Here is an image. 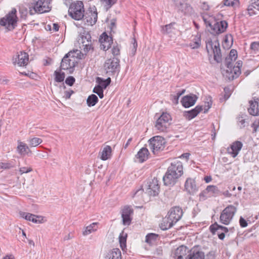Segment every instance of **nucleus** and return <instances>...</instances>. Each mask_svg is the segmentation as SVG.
I'll return each instance as SVG.
<instances>
[{
	"instance_id": "obj_1",
	"label": "nucleus",
	"mask_w": 259,
	"mask_h": 259,
	"mask_svg": "<svg viewBox=\"0 0 259 259\" xmlns=\"http://www.w3.org/2000/svg\"><path fill=\"white\" fill-rule=\"evenodd\" d=\"M183 174L182 162L178 160L171 162L163 178L164 185L170 187L174 186Z\"/></svg>"
},
{
	"instance_id": "obj_2",
	"label": "nucleus",
	"mask_w": 259,
	"mask_h": 259,
	"mask_svg": "<svg viewBox=\"0 0 259 259\" xmlns=\"http://www.w3.org/2000/svg\"><path fill=\"white\" fill-rule=\"evenodd\" d=\"M18 20L17 10L13 8L5 17L0 19V26L5 27L8 30H12L17 26Z\"/></svg>"
},
{
	"instance_id": "obj_3",
	"label": "nucleus",
	"mask_w": 259,
	"mask_h": 259,
	"mask_svg": "<svg viewBox=\"0 0 259 259\" xmlns=\"http://www.w3.org/2000/svg\"><path fill=\"white\" fill-rule=\"evenodd\" d=\"M78 50H76L73 52L70 51L66 54L62 60L60 65L61 69L68 70L70 73H72L74 70V67L75 66L74 58L77 57L75 54L76 53L77 55H78Z\"/></svg>"
},
{
	"instance_id": "obj_4",
	"label": "nucleus",
	"mask_w": 259,
	"mask_h": 259,
	"mask_svg": "<svg viewBox=\"0 0 259 259\" xmlns=\"http://www.w3.org/2000/svg\"><path fill=\"white\" fill-rule=\"evenodd\" d=\"M206 49L209 55L213 54L214 60L218 63L222 61V53L219 41L208 39L206 42Z\"/></svg>"
},
{
	"instance_id": "obj_5",
	"label": "nucleus",
	"mask_w": 259,
	"mask_h": 259,
	"mask_svg": "<svg viewBox=\"0 0 259 259\" xmlns=\"http://www.w3.org/2000/svg\"><path fill=\"white\" fill-rule=\"evenodd\" d=\"M68 13L69 16L73 19L76 20H81L84 14L83 3L80 1L72 3L69 8Z\"/></svg>"
},
{
	"instance_id": "obj_6",
	"label": "nucleus",
	"mask_w": 259,
	"mask_h": 259,
	"mask_svg": "<svg viewBox=\"0 0 259 259\" xmlns=\"http://www.w3.org/2000/svg\"><path fill=\"white\" fill-rule=\"evenodd\" d=\"M149 148L155 155H158L164 147L165 141L161 136H154L148 141Z\"/></svg>"
},
{
	"instance_id": "obj_7",
	"label": "nucleus",
	"mask_w": 259,
	"mask_h": 259,
	"mask_svg": "<svg viewBox=\"0 0 259 259\" xmlns=\"http://www.w3.org/2000/svg\"><path fill=\"white\" fill-rule=\"evenodd\" d=\"M206 100L207 101L205 102L204 107L203 106L197 105L195 108L191 110L186 111L184 113V115L186 118L188 120H191L195 117L203 110H204V113H207L212 105V101L210 97L207 98Z\"/></svg>"
},
{
	"instance_id": "obj_8",
	"label": "nucleus",
	"mask_w": 259,
	"mask_h": 259,
	"mask_svg": "<svg viewBox=\"0 0 259 259\" xmlns=\"http://www.w3.org/2000/svg\"><path fill=\"white\" fill-rule=\"evenodd\" d=\"M171 121V116L167 112H163L157 119L155 127L160 132H166L169 127Z\"/></svg>"
},
{
	"instance_id": "obj_9",
	"label": "nucleus",
	"mask_w": 259,
	"mask_h": 259,
	"mask_svg": "<svg viewBox=\"0 0 259 259\" xmlns=\"http://www.w3.org/2000/svg\"><path fill=\"white\" fill-rule=\"evenodd\" d=\"M78 42L79 48L85 53L93 51L94 48L92 43L91 36L88 32H84L81 34L78 38Z\"/></svg>"
},
{
	"instance_id": "obj_10",
	"label": "nucleus",
	"mask_w": 259,
	"mask_h": 259,
	"mask_svg": "<svg viewBox=\"0 0 259 259\" xmlns=\"http://www.w3.org/2000/svg\"><path fill=\"white\" fill-rule=\"evenodd\" d=\"M237 211V208L233 205L227 206L221 212L220 217V222L224 225H228L232 220Z\"/></svg>"
},
{
	"instance_id": "obj_11",
	"label": "nucleus",
	"mask_w": 259,
	"mask_h": 259,
	"mask_svg": "<svg viewBox=\"0 0 259 259\" xmlns=\"http://www.w3.org/2000/svg\"><path fill=\"white\" fill-rule=\"evenodd\" d=\"M50 0H38L35 4L33 10H30V14L33 15L34 13L40 14L48 12L51 10Z\"/></svg>"
},
{
	"instance_id": "obj_12",
	"label": "nucleus",
	"mask_w": 259,
	"mask_h": 259,
	"mask_svg": "<svg viewBox=\"0 0 259 259\" xmlns=\"http://www.w3.org/2000/svg\"><path fill=\"white\" fill-rule=\"evenodd\" d=\"M104 68L106 73L112 75L119 71V60L116 58L107 59L104 63Z\"/></svg>"
},
{
	"instance_id": "obj_13",
	"label": "nucleus",
	"mask_w": 259,
	"mask_h": 259,
	"mask_svg": "<svg viewBox=\"0 0 259 259\" xmlns=\"http://www.w3.org/2000/svg\"><path fill=\"white\" fill-rule=\"evenodd\" d=\"M98 19V13L96 9L90 8L84 14L82 18L84 23L88 25L93 26L95 24Z\"/></svg>"
},
{
	"instance_id": "obj_14",
	"label": "nucleus",
	"mask_w": 259,
	"mask_h": 259,
	"mask_svg": "<svg viewBox=\"0 0 259 259\" xmlns=\"http://www.w3.org/2000/svg\"><path fill=\"white\" fill-rule=\"evenodd\" d=\"M145 195H147L149 196L157 195L159 192V185L158 180L154 178L145 187Z\"/></svg>"
},
{
	"instance_id": "obj_15",
	"label": "nucleus",
	"mask_w": 259,
	"mask_h": 259,
	"mask_svg": "<svg viewBox=\"0 0 259 259\" xmlns=\"http://www.w3.org/2000/svg\"><path fill=\"white\" fill-rule=\"evenodd\" d=\"M190 249L186 246L181 245L178 247L173 252L174 259H189Z\"/></svg>"
},
{
	"instance_id": "obj_16",
	"label": "nucleus",
	"mask_w": 259,
	"mask_h": 259,
	"mask_svg": "<svg viewBox=\"0 0 259 259\" xmlns=\"http://www.w3.org/2000/svg\"><path fill=\"white\" fill-rule=\"evenodd\" d=\"M13 61L14 64H17L19 66H25L29 61V55L27 53L21 51L13 58Z\"/></svg>"
},
{
	"instance_id": "obj_17",
	"label": "nucleus",
	"mask_w": 259,
	"mask_h": 259,
	"mask_svg": "<svg viewBox=\"0 0 259 259\" xmlns=\"http://www.w3.org/2000/svg\"><path fill=\"white\" fill-rule=\"evenodd\" d=\"M208 24L211 27V33L214 34H220L224 32L228 27V23L226 21L215 22L213 25L208 22Z\"/></svg>"
},
{
	"instance_id": "obj_18",
	"label": "nucleus",
	"mask_w": 259,
	"mask_h": 259,
	"mask_svg": "<svg viewBox=\"0 0 259 259\" xmlns=\"http://www.w3.org/2000/svg\"><path fill=\"white\" fill-rule=\"evenodd\" d=\"M183 214V210L179 206L172 207L168 211L167 215L173 222L177 223L182 218Z\"/></svg>"
},
{
	"instance_id": "obj_19",
	"label": "nucleus",
	"mask_w": 259,
	"mask_h": 259,
	"mask_svg": "<svg viewBox=\"0 0 259 259\" xmlns=\"http://www.w3.org/2000/svg\"><path fill=\"white\" fill-rule=\"evenodd\" d=\"M133 213V210L131 207L125 206L122 210L121 217L124 225H129L132 221L131 215Z\"/></svg>"
},
{
	"instance_id": "obj_20",
	"label": "nucleus",
	"mask_w": 259,
	"mask_h": 259,
	"mask_svg": "<svg viewBox=\"0 0 259 259\" xmlns=\"http://www.w3.org/2000/svg\"><path fill=\"white\" fill-rule=\"evenodd\" d=\"M205 254L199 246H195L190 249L189 259H204Z\"/></svg>"
},
{
	"instance_id": "obj_21",
	"label": "nucleus",
	"mask_w": 259,
	"mask_h": 259,
	"mask_svg": "<svg viewBox=\"0 0 259 259\" xmlns=\"http://www.w3.org/2000/svg\"><path fill=\"white\" fill-rule=\"evenodd\" d=\"M185 189L189 194H194L198 190L195 179L188 178L185 183Z\"/></svg>"
},
{
	"instance_id": "obj_22",
	"label": "nucleus",
	"mask_w": 259,
	"mask_h": 259,
	"mask_svg": "<svg viewBox=\"0 0 259 259\" xmlns=\"http://www.w3.org/2000/svg\"><path fill=\"white\" fill-rule=\"evenodd\" d=\"M197 99L196 95L190 94L183 97L181 102L184 107L189 108L195 104Z\"/></svg>"
},
{
	"instance_id": "obj_23",
	"label": "nucleus",
	"mask_w": 259,
	"mask_h": 259,
	"mask_svg": "<svg viewBox=\"0 0 259 259\" xmlns=\"http://www.w3.org/2000/svg\"><path fill=\"white\" fill-rule=\"evenodd\" d=\"M175 2L176 5L179 9V10L184 15H190L193 13V9L189 4L185 3H182L181 2Z\"/></svg>"
},
{
	"instance_id": "obj_24",
	"label": "nucleus",
	"mask_w": 259,
	"mask_h": 259,
	"mask_svg": "<svg viewBox=\"0 0 259 259\" xmlns=\"http://www.w3.org/2000/svg\"><path fill=\"white\" fill-rule=\"evenodd\" d=\"M242 143L240 141H235L231 145L230 147L227 149L228 153L235 157L239 153L242 147Z\"/></svg>"
},
{
	"instance_id": "obj_25",
	"label": "nucleus",
	"mask_w": 259,
	"mask_h": 259,
	"mask_svg": "<svg viewBox=\"0 0 259 259\" xmlns=\"http://www.w3.org/2000/svg\"><path fill=\"white\" fill-rule=\"evenodd\" d=\"M250 106L248 109L249 113L253 116L259 115V99H254L249 101Z\"/></svg>"
},
{
	"instance_id": "obj_26",
	"label": "nucleus",
	"mask_w": 259,
	"mask_h": 259,
	"mask_svg": "<svg viewBox=\"0 0 259 259\" xmlns=\"http://www.w3.org/2000/svg\"><path fill=\"white\" fill-rule=\"evenodd\" d=\"M100 41L101 49L104 51L108 50L111 47V43H112V38L108 36L105 32L102 34Z\"/></svg>"
},
{
	"instance_id": "obj_27",
	"label": "nucleus",
	"mask_w": 259,
	"mask_h": 259,
	"mask_svg": "<svg viewBox=\"0 0 259 259\" xmlns=\"http://www.w3.org/2000/svg\"><path fill=\"white\" fill-rule=\"evenodd\" d=\"M111 147L110 146L107 145L99 152V155L101 159L102 160H106L111 158Z\"/></svg>"
},
{
	"instance_id": "obj_28",
	"label": "nucleus",
	"mask_w": 259,
	"mask_h": 259,
	"mask_svg": "<svg viewBox=\"0 0 259 259\" xmlns=\"http://www.w3.org/2000/svg\"><path fill=\"white\" fill-rule=\"evenodd\" d=\"M106 259H122L121 252L119 248L109 250L105 256Z\"/></svg>"
},
{
	"instance_id": "obj_29",
	"label": "nucleus",
	"mask_w": 259,
	"mask_h": 259,
	"mask_svg": "<svg viewBox=\"0 0 259 259\" xmlns=\"http://www.w3.org/2000/svg\"><path fill=\"white\" fill-rule=\"evenodd\" d=\"M209 229L212 234H217L218 236L220 233L228 232V229L227 227L219 225L217 223L211 225Z\"/></svg>"
},
{
	"instance_id": "obj_30",
	"label": "nucleus",
	"mask_w": 259,
	"mask_h": 259,
	"mask_svg": "<svg viewBox=\"0 0 259 259\" xmlns=\"http://www.w3.org/2000/svg\"><path fill=\"white\" fill-rule=\"evenodd\" d=\"M27 151H30V149L27 144L18 141L17 147V152L22 156L28 155V152Z\"/></svg>"
},
{
	"instance_id": "obj_31",
	"label": "nucleus",
	"mask_w": 259,
	"mask_h": 259,
	"mask_svg": "<svg viewBox=\"0 0 259 259\" xmlns=\"http://www.w3.org/2000/svg\"><path fill=\"white\" fill-rule=\"evenodd\" d=\"M176 223L170 219L169 217L167 215L162 219L160 227L162 230H166L172 227Z\"/></svg>"
},
{
	"instance_id": "obj_32",
	"label": "nucleus",
	"mask_w": 259,
	"mask_h": 259,
	"mask_svg": "<svg viewBox=\"0 0 259 259\" xmlns=\"http://www.w3.org/2000/svg\"><path fill=\"white\" fill-rule=\"evenodd\" d=\"M149 154L148 150L146 148L144 147L140 150L136 157L139 159V162H143L147 159Z\"/></svg>"
},
{
	"instance_id": "obj_33",
	"label": "nucleus",
	"mask_w": 259,
	"mask_h": 259,
	"mask_svg": "<svg viewBox=\"0 0 259 259\" xmlns=\"http://www.w3.org/2000/svg\"><path fill=\"white\" fill-rule=\"evenodd\" d=\"M147 195H145L144 189L142 187L139 188L134 193L133 197L137 199L138 201H146L147 199L146 196Z\"/></svg>"
},
{
	"instance_id": "obj_34",
	"label": "nucleus",
	"mask_w": 259,
	"mask_h": 259,
	"mask_svg": "<svg viewBox=\"0 0 259 259\" xmlns=\"http://www.w3.org/2000/svg\"><path fill=\"white\" fill-rule=\"evenodd\" d=\"M201 46V36L200 35L197 34L195 36L192 41L189 44V46L192 49L199 48Z\"/></svg>"
},
{
	"instance_id": "obj_35",
	"label": "nucleus",
	"mask_w": 259,
	"mask_h": 259,
	"mask_svg": "<svg viewBox=\"0 0 259 259\" xmlns=\"http://www.w3.org/2000/svg\"><path fill=\"white\" fill-rule=\"evenodd\" d=\"M97 223H93L86 227L82 232V234L84 236H87L91 233L96 231L97 230Z\"/></svg>"
},
{
	"instance_id": "obj_36",
	"label": "nucleus",
	"mask_w": 259,
	"mask_h": 259,
	"mask_svg": "<svg viewBox=\"0 0 259 259\" xmlns=\"http://www.w3.org/2000/svg\"><path fill=\"white\" fill-rule=\"evenodd\" d=\"M97 82L98 83V86H100L103 89H105L111 82V78L108 77L106 79H104L100 77H97Z\"/></svg>"
},
{
	"instance_id": "obj_37",
	"label": "nucleus",
	"mask_w": 259,
	"mask_h": 259,
	"mask_svg": "<svg viewBox=\"0 0 259 259\" xmlns=\"http://www.w3.org/2000/svg\"><path fill=\"white\" fill-rule=\"evenodd\" d=\"M98 101L97 96L94 94H92L87 98V103L88 106L92 107L95 106Z\"/></svg>"
},
{
	"instance_id": "obj_38",
	"label": "nucleus",
	"mask_w": 259,
	"mask_h": 259,
	"mask_svg": "<svg viewBox=\"0 0 259 259\" xmlns=\"http://www.w3.org/2000/svg\"><path fill=\"white\" fill-rule=\"evenodd\" d=\"M206 189L210 197L211 196L218 195L220 193L218 188L214 185H209L206 187Z\"/></svg>"
},
{
	"instance_id": "obj_39",
	"label": "nucleus",
	"mask_w": 259,
	"mask_h": 259,
	"mask_svg": "<svg viewBox=\"0 0 259 259\" xmlns=\"http://www.w3.org/2000/svg\"><path fill=\"white\" fill-rule=\"evenodd\" d=\"M158 235L154 233H149L146 236L145 241L149 244H153L156 241Z\"/></svg>"
},
{
	"instance_id": "obj_40",
	"label": "nucleus",
	"mask_w": 259,
	"mask_h": 259,
	"mask_svg": "<svg viewBox=\"0 0 259 259\" xmlns=\"http://www.w3.org/2000/svg\"><path fill=\"white\" fill-rule=\"evenodd\" d=\"M101 2L103 4L106 11H107L117 3V0H101Z\"/></svg>"
},
{
	"instance_id": "obj_41",
	"label": "nucleus",
	"mask_w": 259,
	"mask_h": 259,
	"mask_svg": "<svg viewBox=\"0 0 259 259\" xmlns=\"http://www.w3.org/2000/svg\"><path fill=\"white\" fill-rule=\"evenodd\" d=\"M27 141L29 143V146L31 147H36L40 143H41L42 140L40 138L34 137L32 138H29L27 140Z\"/></svg>"
},
{
	"instance_id": "obj_42",
	"label": "nucleus",
	"mask_w": 259,
	"mask_h": 259,
	"mask_svg": "<svg viewBox=\"0 0 259 259\" xmlns=\"http://www.w3.org/2000/svg\"><path fill=\"white\" fill-rule=\"evenodd\" d=\"M54 75L55 76V80L57 82H62L65 78V73L64 72H61L60 70H56L54 72Z\"/></svg>"
},
{
	"instance_id": "obj_43",
	"label": "nucleus",
	"mask_w": 259,
	"mask_h": 259,
	"mask_svg": "<svg viewBox=\"0 0 259 259\" xmlns=\"http://www.w3.org/2000/svg\"><path fill=\"white\" fill-rule=\"evenodd\" d=\"M126 234H124V232H122L119 236V242L120 244V246L122 248L126 246Z\"/></svg>"
},
{
	"instance_id": "obj_44",
	"label": "nucleus",
	"mask_w": 259,
	"mask_h": 259,
	"mask_svg": "<svg viewBox=\"0 0 259 259\" xmlns=\"http://www.w3.org/2000/svg\"><path fill=\"white\" fill-rule=\"evenodd\" d=\"M175 24V23H170L168 25H166L162 27V31L163 33H170L172 32V30L173 29V25Z\"/></svg>"
},
{
	"instance_id": "obj_45",
	"label": "nucleus",
	"mask_w": 259,
	"mask_h": 259,
	"mask_svg": "<svg viewBox=\"0 0 259 259\" xmlns=\"http://www.w3.org/2000/svg\"><path fill=\"white\" fill-rule=\"evenodd\" d=\"M93 92L97 94L101 99L104 97L103 89L100 86L95 87L93 90Z\"/></svg>"
},
{
	"instance_id": "obj_46",
	"label": "nucleus",
	"mask_w": 259,
	"mask_h": 259,
	"mask_svg": "<svg viewBox=\"0 0 259 259\" xmlns=\"http://www.w3.org/2000/svg\"><path fill=\"white\" fill-rule=\"evenodd\" d=\"M237 58V53L235 50L232 49L230 51L229 57L227 58L232 61H235Z\"/></svg>"
},
{
	"instance_id": "obj_47",
	"label": "nucleus",
	"mask_w": 259,
	"mask_h": 259,
	"mask_svg": "<svg viewBox=\"0 0 259 259\" xmlns=\"http://www.w3.org/2000/svg\"><path fill=\"white\" fill-rule=\"evenodd\" d=\"M44 217L41 215H34V217L32 218L31 222L36 224H40L43 223Z\"/></svg>"
},
{
	"instance_id": "obj_48",
	"label": "nucleus",
	"mask_w": 259,
	"mask_h": 259,
	"mask_svg": "<svg viewBox=\"0 0 259 259\" xmlns=\"http://www.w3.org/2000/svg\"><path fill=\"white\" fill-rule=\"evenodd\" d=\"M210 197V196L209 195V193L207 191L206 188L199 194L200 200L202 201L205 200L207 197Z\"/></svg>"
},
{
	"instance_id": "obj_49",
	"label": "nucleus",
	"mask_w": 259,
	"mask_h": 259,
	"mask_svg": "<svg viewBox=\"0 0 259 259\" xmlns=\"http://www.w3.org/2000/svg\"><path fill=\"white\" fill-rule=\"evenodd\" d=\"M254 9H256V6L252 3L248 7L247 9L248 14L250 16H252L256 14Z\"/></svg>"
},
{
	"instance_id": "obj_50",
	"label": "nucleus",
	"mask_w": 259,
	"mask_h": 259,
	"mask_svg": "<svg viewBox=\"0 0 259 259\" xmlns=\"http://www.w3.org/2000/svg\"><path fill=\"white\" fill-rule=\"evenodd\" d=\"M13 165L9 162H1L0 163V168L4 169H9L13 168Z\"/></svg>"
},
{
	"instance_id": "obj_51",
	"label": "nucleus",
	"mask_w": 259,
	"mask_h": 259,
	"mask_svg": "<svg viewBox=\"0 0 259 259\" xmlns=\"http://www.w3.org/2000/svg\"><path fill=\"white\" fill-rule=\"evenodd\" d=\"M21 215L22 218L29 221H31L32 218L34 217V214L27 212H22Z\"/></svg>"
},
{
	"instance_id": "obj_52",
	"label": "nucleus",
	"mask_w": 259,
	"mask_h": 259,
	"mask_svg": "<svg viewBox=\"0 0 259 259\" xmlns=\"http://www.w3.org/2000/svg\"><path fill=\"white\" fill-rule=\"evenodd\" d=\"M239 0H224V5L226 6H233L238 3Z\"/></svg>"
},
{
	"instance_id": "obj_53",
	"label": "nucleus",
	"mask_w": 259,
	"mask_h": 259,
	"mask_svg": "<svg viewBox=\"0 0 259 259\" xmlns=\"http://www.w3.org/2000/svg\"><path fill=\"white\" fill-rule=\"evenodd\" d=\"M233 71L234 72L235 75H232L231 77H230L229 78H232L233 79L235 78H236L238 75L240 74V69L238 67H236L235 66L233 67Z\"/></svg>"
},
{
	"instance_id": "obj_54",
	"label": "nucleus",
	"mask_w": 259,
	"mask_h": 259,
	"mask_svg": "<svg viewBox=\"0 0 259 259\" xmlns=\"http://www.w3.org/2000/svg\"><path fill=\"white\" fill-rule=\"evenodd\" d=\"M75 79L74 77L72 76H70L66 78L65 83L69 86H72L75 82Z\"/></svg>"
},
{
	"instance_id": "obj_55",
	"label": "nucleus",
	"mask_w": 259,
	"mask_h": 259,
	"mask_svg": "<svg viewBox=\"0 0 259 259\" xmlns=\"http://www.w3.org/2000/svg\"><path fill=\"white\" fill-rule=\"evenodd\" d=\"M32 170V169L30 167H22L19 169V172L21 175L25 173H28Z\"/></svg>"
},
{
	"instance_id": "obj_56",
	"label": "nucleus",
	"mask_w": 259,
	"mask_h": 259,
	"mask_svg": "<svg viewBox=\"0 0 259 259\" xmlns=\"http://www.w3.org/2000/svg\"><path fill=\"white\" fill-rule=\"evenodd\" d=\"M112 53L114 56L118 55L120 54V49L118 46H113Z\"/></svg>"
},
{
	"instance_id": "obj_57",
	"label": "nucleus",
	"mask_w": 259,
	"mask_h": 259,
	"mask_svg": "<svg viewBox=\"0 0 259 259\" xmlns=\"http://www.w3.org/2000/svg\"><path fill=\"white\" fill-rule=\"evenodd\" d=\"M239 224L241 227L245 228L247 226V221L242 217H240L239 219Z\"/></svg>"
},
{
	"instance_id": "obj_58",
	"label": "nucleus",
	"mask_w": 259,
	"mask_h": 259,
	"mask_svg": "<svg viewBox=\"0 0 259 259\" xmlns=\"http://www.w3.org/2000/svg\"><path fill=\"white\" fill-rule=\"evenodd\" d=\"M132 43H133V49H132V54L133 55H135V53L136 52L137 48L138 47V44H137V41L135 38H134L133 39Z\"/></svg>"
},
{
	"instance_id": "obj_59",
	"label": "nucleus",
	"mask_w": 259,
	"mask_h": 259,
	"mask_svg": "<svg viewBox=\"0 0 259 259\" xmlns=\"http://www.w3.org/2000/svg\"><path fill=\"white\" fill-rule=\"evenodd\" d=\"M233 62L234 61H232L229 59H227V58L226 59L225 64L228 69H231L232 68V67L233 66Z\"/></svg>"
},
{
	"instance_id": "obj_60",
	"label": "nucleus",
	"mask_w": 259,
	"mask_h": 259,
	"mask_svg": "<svg viewBox=\"0 0 259 259\" xmlns=\"http://www.w3.org/2000/svg\"><path fill=\"white\" fill-rule=\"evenodd\" d=\"M259 48V42H253L251 44L250 49L253 50H257Z\"/></svg>"
},
{
	"instance_id": "obj_61",
	"label": "nucleus",
	"mask_w": 259,
	"mask_h": 259,
	"mask_svg": "<svg viewBox=\"0 0 259 259\" xmlns=\"http://www.w3.org/2000/svg\"><path fill=\"white\" fill-rule=\"evenodd\" d=\"M73 93V91L72 90L66 91L64 92V97L66 99H68Z\"/></svg>"
},
{
	"instance_id": "obj_62",
	"label": "nucleus",
	"mask_w": 259,
	"mask_h": 259,
	"mask_svg": "<svg viewBox=\"0 0 259 259\" xmlns=\"http://www.w3.org/2000/svg\"><path fill=\"white\" fill-rule=\"evenodd\" d=\"M251 126L253 128V132H256L257 128L259 127V120L255 121L252 124Z\"/></svg>"
},
{
	"instance_id": "obj_63",
	"label": "nucleus",
	"mask_w": 259,
	"mask_h": 259,
	"mask_svg": "<svg viewBox=\"0 0 259 259\" xmlns=\"http://www.w3.org/2000/svg\"><path fill=\"white\" fill-rule=\"evenodd\" d=\"M190 154L189 153H186L182 154L180 158H185L187 160L189 159Z\"/></svg>"
},
{
	"instance_id": "obj_64",
	"label": "nucleus",
	"mask_w": 259,
	"mask_h": 259,
	"mask_svg": "<svg viewBox=\"0 0 259 259\" xmlns=\"http://www.w3.org/2000/svg\"><path fill=\"white\" fill-rule=\"evenodd\" d=\"M251 2L256 6V10L259 11V0H251Z\"/></svg>"
}]
</instances>
